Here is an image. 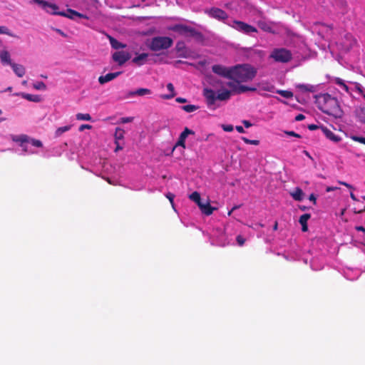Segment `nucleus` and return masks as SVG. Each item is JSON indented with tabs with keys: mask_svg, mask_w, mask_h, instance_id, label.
Returning a JSON list of instances; mask_svg holds the SVG:
<instances>
[{
	"mask_svg": "<svg viewBox=\"0 0 365 365\" xmlns=\"http://www.w3.org/2000/svg\"><path fill=\"white\" fill-rule=\"evenodd\" d=\"M314 98L317 108L324 113L332 115L336 118H341L343 110L336 98L328 93L315 95Z\"/></svg>",
	"mask_w": 365,
	"mask_h": 365,
	"instance_id": "obj_1",
	"label": "nucleus"
},
{
	"mask_svg": "<svg viewBox=\"0 0 365 365\" xmlns=\"http://www.w3.org/2000/svg\"><path fill=\"white\" fill-rule=\"evenodd\" d=\"M240 82H237L232 80L231 81L227 83V86L231 90L224 89L220 92H218L217 94H216L214 90L209 88H205L202 91V95L205 98L207 106L211 107L212 106L215 105L217 100L221 101H228L230 98L232 93H237V88L240 86Z\"/></svg>",
	"mask_w": 365,
	"mask_h": 365,
	"instance_id": "obj_2",
	"label": "nucleus"
},
{
	"mask_svg": "<svg viewBox=\"0 0 365 365\" xmlns=\"http://www.w3.org/2000/svg\"><path fill=\"white\" fill-rule=\"evenodd\" d=\"M257 71L249 64H238L232 66L231 79L237 82L251 81L256 76Z\"/></svg>",
	"mask_w": 365,
	"mask_h": 365,
	"instance_id": "obj_3",
	"label": "nucleus"
},
{
	"mask_svg": "<svg viewBox=\"0 0 365 365\" xmlns=\"http://www.w3.org/2000/svg\"><path fill=\"white\" fill-rule=\"evenodd\" d=\"M173 41L170 37L155 36L150 40L148 46L151 51L156 52L160 50L169 48L173 46Z\"/></svg>",
	"mask_w": 365,
	"mask_h": 365,
	"instance_id": "obj_4",
	"label": "nucleus"
},
{
	"mask_svg": "<svg viewBox=\"0 0 365 365\" xmlns=\"http://www.w3.org/2000/svg\"><path fill=\"white\" fill-rule=\"evenodd\" d=\"M269 57L276 62L287 63L292 58L291 51L284 48H274L271 52Z\"/></svg>",
	"mask_w": 365,
	"mask_h": 365,
	"instance_id": "obj_5",
	"label": "nucleus"
},
{
	"mask_svg": "<svg viewBox=\"0 0 365 365\" xmlns=\"http://www.w3.org/2000/svg\"><path fill=\"white\" fill-rule=\"evenodd\" d=\"M227 24L235 30L244 33L245 34H250L251 33L257 32V29L244 21L234 20L232 23H227Z\"/></svg>",
	"mask_w": 365,
	"mask_h": 365,
	"instance_id": "obj_6",
	"label": "nucleus"
},
{
	"mask_svg": "<svg viewBox=\"0 0 365 365\" xmlns=\"http://www.w3.org/2000/svg\"><path fill=\"white\" fill-rule=\"evenodd\" d=\"M33 1L48 14L53 15H65L64 12H58V6L55 4L49 3L45 0H33Z\"/></svg>",
	"mask_w": 365,
	"mask_h": 365,
	"instance_id": "obj_7",
	"label": "nucleus"
},
{
	"mask_svg": "<svg viewBox=\"0 0 365 365\" xmlns=\"http://www.w3.org/2000/svg\"><path fill=\"white\" fill-rule=\"evenodd\" d=\"M212 71L220 76L231 79L232 66L226 67L222 65L215 64L212 66Z\"/></svg>",
	"mask_w": 365,
	"mask_h": 365,
	"instance_id": "obj_8",
	"label": "nucleus"
},
{
	"mask_svg": "<svg viewBox=\"0 0 365 365\" xmlns=\"http://www.w3.org/2000/svg\"><path fill=\"white\" fill-rule=\"evenodd\" d=\"M130 57V54L125 51H115L112 54L113 61L117 63L118 66H123Z\"/></svg>",
	"mask_w": 365,
	"mask_h": 365,
	"instance_id": "obj_9",
	"label": "nucleus"
},
{
	"mask_svg": "<svg viewBox=\"0 0 365 365\" xmlns=\"http://www.w3.org/2000/svg\"><path fill=\"white\" fill-rule=\"evenodd\" d=\"M194 134H195V132L192 130H190V128H188L187 127L185 128L184 130L180 133L179 138H178L175 147L173 148V150L177 146H181L183 148H185V140H186L187 137L189 135H194Z\"/></svg>",
	"mask_w": 365,
	"mask_h": 365,
	"instance_id": "obj_10",
	"label": "nucleus"
},
{
	"mask_svg": "<svg viewBox=\"0 0 365 365\" xmlns=\"http://www.w3.org/2000/svg\"><path fill=\"white\" fill-rule=\"evenodd\" d=\"M210 15L212 18H215L218 20H225L227 19V13L219 8H212L210 11Z\"/></svg>",
	"mask_w": 365,
	"mask_h": 365,
	"instance_id": "obj_11",
	"label": "nucleus"
},
{
	"mask_svg": "<svg viewBox=\"0 0 365 365\" xmlns=\"http://www.w3.org/2000/svg\"><path fill=\"white\" fill-rule=\"evenodd\" d=\"M120 74H121V72L119 71V72H115V73H109L105 76H101L98 78V82L100 84H102V85L105 84L106 83H108V82L115 79Z\"/></svg>",
	"mask_w": 365,
	"mask_h": 365,
	"instance_id": "obj_12",
	"label": "nucleus"
},
{
	"mask_svg": "<svg viewBox=\"0 0 365 365\" xmlns=\"http://www.w3.org/2000/svg\"><path fill=\"white\" fill-rule=\"evenodd\" d=\"M64 12V14L65 15H61V16H65V17H67L70 19H74L75 17H79V18H83V19H88V17L83 14H81L75 10H73L71 9H68L66 12L63 11Z\"/></svg>",
	"mask_w": 365,
	"mask_h": 365,
	"instance_id": "obj_13",
	"label": "nucleus"
},
{
	"mask_svg": "<svg viewBox=\"0 0 365 365\" xmlns=\"http://www.w3.org/2000/svg\"><path fill=\"white\" fill-rule=\"evenodd\" d=\"M199 207L201 212L207 216L212 215L213 211L217 209L216 207H212L209 201H207L206 203L202 202V205H200Z\"/></svg>",
	"mask_w": 365,
	"mask_h": 365,
	"instance_id": "obj_14",
	"label": "nucleus"
},
{
	"mask_svg": "<svg viewBox=\"0 0 365 365\" xmlns=\"http://www.w3.org/2000/svg\"><path fill=\"white\" fill-rule=\"evenodd\" d=\"M187 36H191L197 39V41L203 40V35L200 31H197L196 29L192 27H188V30L186 34Z\"/></svg>",
	"mask_w": 365,
	"mask_h": 365,
	"instance_id": "obj_15",
	"label": "nucleus"
},
{
	"mask_svg": "<svg viewBox=\"0 0 365 365\" xmlns=\"http://www.w3.org/2000/svg\"><path fill=\"white\" fill-rule=\"evenodd\" d=\"M322 132L325 135V136L329 138V140L334 141V142H339L341 138L336 135L331 130H330L329 128L326 127H322Z\"/></svg>",
	"mask_w": 365,
	"mask_h": 365,
	"instance_id": "obj_16",
	"label": "nucleus"
},
{
	"mask_svg": "<svg viewBox=\"0 0 365 365\" xmlns=\"http://www.w3.org/2000/svg\"><path fill=\"white\" fill-rule=\"evenodd\" d=\"M148 56V53H142L138 56L134 57L132 60V62L136 64L137 66H140L145 63Z\"/></svg>",
	"mask_w": 365,
	"mask_h": 365,
	"instance_id": "obj_17",
	"label": "nucleus"
},
{
	"mask_svg": "<svg viewBox=\"0 0 365 365\" xmlns=\"http://www.w3.org/2000/svg\"><path fill=\"white\" fill-rule=\"evenodd\" d=\"M297 88L302 93H314L317 88L315 86L310 84H298L297 85Z\"/></svg>",
	"mask_w": 365,
	"mask_h": 365,
	"instance_id": "obj_18",
	"label": "nucleus"
},
{
	"mask_svg": "<svg viewBox=\"0 0 365 365\" xmlns=\"http://www.w3.org/2000/svg\"><path fill=\"white\" fill-rule=\"evenodd\" d=\"M355 115L357 118V120L365 124V108L364 107H359L355 110Z\"/></svg>",
	"mask_w": 365,
	"mask_h": 365,
	"instance_id": "obj_19",
	"label": "nucleus"
},
{
	"mask_svg": "<svg viewBox=\"0 0 365 365\" xmlns=\"http://www.w3.org/2000/svg\"><path fill=\"white\" fill-rule=\"evenodd\" d=\"M150 93H151V91L150 89L140 88L137 89L135 91L130 92L128 96H145V95H149Z\"/></svg>",
	"mask_w": 365,
	"mask_h": 365,
	"instance_id": "obj_20",
	"label": "nucleus"
},
{
	"mask_svg": "<svg viewBox=\"0 0 365 365\" xmlns=\"http://www.w3.org/2000/svg\"><path fill=\"white\" fill-rule=\"evenodd\" d=\"M290 195L297 201H302L304 195L303 190L299 187H296Z\"/></svg>",
	"mask_w": 365,
	"mask_h": 365,
	"instance_id": "obj_21",
	"label": "nucleus"
},
{
	"mask_svg": "<svg viewBox=\"0 0 365 365\" xmlns=\"http://www.w3.org/2000/svg\"><path fill=\"white\" fill-rule=\"evenodd\" d=\"M108 39L111 47L114 49L124 48L126 47L125 44L119 42L118 40L110 36H108Z\"/></svg>",
	"mask_w": 365,
	"mask_h": 365,
	"instance_id": "obj_22",
	"label": "nucleus"
},
{
	"mask_svg": "<svg viewBox=\"0 0 365 365\" xmlns=\"http://www.w3.org/2000/svg\"><path fill=\"white\" fill-rule=\"evenodd\" d=\"M30 143L33 146L41 148L43 146V144L41 140L31 138L29 136L24 135V144Z\"/></svg>",
	"mask_w": 365,
	"mask_h": 365,
	"instance_id": "obj_23",
	"label": "nucleus"
},
{
	"mask_svg": "<svg viewBox=\"0 0 365 365\" xmlns=\"http://www.w3.org/2000/svg\"><path fill=\"white\" fill-rule=\"evenodd\" d=\"M258 26L259 29H261L262 31L269 32V33H274L272 26L269 23H267L264 21H258Z\"/></svg>",
	"mask_w": 365,
	"mask_h": 365,
	"instance_id": "obj_24",
	"label": "nucleus"
},
{
	"mask_svg": "<svg viewBox=\"0 0 365 365\" xmlns=\"http://www.w3.org/2000/svg\"><path fill=\"white\" fill-rule=\"evenodd\" d=\"M1 62L3 64L12 65L10 59V54L7 51H1L0 53Z\"/></svg>",
	"mask_w": 365,
	"mask_h": 365,
	"instance_id": "obj_25",
	"label": "nucleus"
},
{
	"mask_svg": "<svg viewBox=\"0 0 365 365\" xmlns=\"http://www.w3.org/2000/svg\"><path fill=\"white\" fill-rule=\"evenodd\" d=\"M188 27L189 26H185V25L177 24V25H175L173 27H172L171 29L175 32H178L180 34L186 36L187 30H188Z\"/></svg>",
	"mask_w": 365,
	"mask_h": 365,
	"instance_id": "obj_26",
	"label": "nucleus"
},
{
	"mask_svg": "<svg viewBox=\"0 0 365 365\" xmlns=\"http://www.w3.org/2000/svg\"><path fill=\"white\" fill-rule=\"evenodd\" d=\"M167 88L170 91V94L163 95V96H162V98L163 99H171V98H174L175 96L176 93L175 92V88H174V86L173 85V83H168Z\"/></svg>",
	"mask_w": 365,
	"mask_h": 365,
	"instance_id": "obj_27",
	"label": "nucleus"
},
{
	"mask_svg": "<svg viewBox=\"0 0 365 365\" xmlns=\"http://www.w3.org/2000/svg\"><path fill=\"white\" fill-rule=\"evenodd\" d=\"M24 99L31 102L38 103L42 101V98L39 95L24 94Z\"/></svg>",
	"mask_w": 365,
	"mask_h": 365,
	"instance_id": "obj_28",
	"label": "nucleus"
},
{
	"mask_svg": "<svg viewBox=\"0 0 365 365\" xmlns=\"http://www.w3.org/2000/svg\"><path fill=\"white\" fill-rule=\"evenodd\" d=\"M190 199L192 201H194L198 207H200V205H202L201 197L200 195L198 192L195 191L190 195Z\"/></svg>",
	"mask_w": 365,
	"mask_h": 365,
	"instance_id": "obj_29",
	"label": "nucleus"
},
{
	"mask_svg": "<svg viewBox=\"0 0 365 365\" xmlns=\"http://www.w3.org/2000/svg\"><path fill=\"white\" fill-rule=\"evenodd\" d=\"M124 134H125V130L123 129H122L120 128H116L115 134H114L115 143H117V141H118L120 140H123L124 138Z\"/></svg>",
	"mask_w": 365,
	"mask_h": 365,
	"instance_id": "obj_30",
	"label": "nucleus"
},
{
	"mask_svg": "<svg viewBox=\"0 0 365 365\" xmlns=\"http://www.w3.org/2000/svg\"><path fill=\"white\" fill-rule=\"evenodd\" d=\"M237 89H238V92L237 94H241V93H245L247 91H257V88L255 87H250V86H247L240 85V86L237 88Z\"/></svg>",
	"mask_w": 365,
	"mask_h": 365,
	"instance_id": "obj_31",
	"label": "nucleus"
},
{
	"mask_svg": "<svg viewBox=\"0 0 365 365\" xmlns=\"http://www.w3.org/2000/svg\"><path fill=\"white\" fill-rule=\"evenodd\" d=\"M76 119L78 120H91V116L89 113H77L76 115Z\"/></svg>",
	"mask_w": 365,
	"mask_h": 365,
	"instance_id": "obj_32",
	"label": "nucleus"
},
{
	"mask_svg": "<svg viewBox=\"0 0 365 365\" xmlns=\"http://www.w3.org/2000/svg\"><path fill=\"white\" fill-rule=\"evenodd\" d=\"M175 49L178 53H180V54H179L180 56H182V53H183L184 50L185 49V43L183 41H178L176 43Z\"/></svg>",
	"mask_w": 365,
	"mask_h": 365,
	"instance_id": "obj_33",
	"label": "nucleus"
},
{
	"mask_svg": "<svg viewBox=\"0 0 365 365\" xmlns=\"http://www.w3.org/2000/svg\"><path fill=\"white\" fill-rule=\"evenodd\" d=\"M71 125H66L63 127L58 128L55 133L56 136L58 137L61 135L63 133L68 131L71 129Z\"/></svg>",
	"mask_w": 365,
	"mask_h": 365,
	"instance_id": "obj_34",
	"label": "nucleus"
},
{
	"mask_svg": "<svg viewBox=\"0 0 365 365\" xmlns=\"http://www.w3.org/2000/svg\"><path fill=\"white\" fill-rule=\"evenodd\" d=\"M199 108L198 106L195 105H186L182 106V109L187 113H192L197 110Z\"/></svg>",
	"mask_w": 365,
	"mask_h": 365,
	"instance_id": "obj_35",
	"label": "nucleus"
},
{
	"mask_svg": "<svg viewBox=\"0 0 365 365\" xmlns=\"http://www.w3.org/2000/svg\"><path fill=\"white\" fill-rule=\"evenodd\" d=\"M32 86L36 90L45 91L46 89V84L42 81L36 82Z\"/></svg>",
	"mask_w": 365,
	"mask_h": 365,
	"instance_id": "obj_36",
	"label": "nucleus"
},
{
	"mask_svg": "<svg viewBox=\"0 0 365 365\" xmlns=\"http://www.w3.org/2000/svg\"><path fill=\"white\" fill-rule=\"evenodd\" d=\"M276 92L277 93L281 95L282 97L286 98H291L293 96L292 92L289 91L278 90Z\"/></svg>",
	"mask_w": 365,
	"mask_h": 365,
	"instance_id": "obj_37",
	"label": "nucleus"
},
{
	"mask_svg": "<svg viewBox=\"0 0 365 365\" xmlns=\"http://www.w3.org/2000/svg\"><path fill=\"white\" fill-rule=\"evenodd\" d=\"M310 217H311V215L310 214H308V213L304 214V215L300 216L299 220V222L301 225H302V224H307V221L310 219Z\"/></svg>",
	"mask_w": 365,
	"mask_h": 365,
	"instance_id": "obj_38",
	"label": "nucleus"
},
{
	"mask_svg": "<svg viewBox=\"0 0 365 365\" xmlns=\"http://www.w3.org/2000/svg\"><path fill=\"white\" fill-rule=\"evenodd\" d=\"M11 66H12L14 71L18 76H19V77L23 76V70L21 66H19L16 64H12Z\"/></svg>",
	"mask_w": 365,
	"mask_h": 365,
	"instance_id": "obj_39",
	"label": "nucleus"
},
{
	"mask_svg": "<svg viewBox=\"0 0 365 365\" xmlns=\"http://www.w3.org/2000/svg\"><path fill=\"white\" fill-rule=\"evenodd\" d=\"M241 139L246 143L250 145H258L259 144V140H250L246 137H242Z\"/></svg>",
	"mask_w": 365,
	"mask_h": 365,
	"instance_id": "obj_40",
	"label": "nucleus"
},
{
	"mask_svg": "<svg viewBox=\"0 0 365 365\" xmlns=\"http://www.w3.org/2000/svg\"><path fill=\"white\" fill-rule=\"evenodd\" d=\"M335 83H336L337 85H339V86H341V87L344 88V91H349V87H348V86L344 83V82L343 81V80H341V78H336L335 79Z\"/></svg>",
	"mask_w": 365,
	"mask_h": 365,
	"instance_id": "obj_41",
	"label": "nucleus"
},
{
	"mask_svg": "<svg viewBox=\"0 0 365 365\" xmlns=\"http://www.w3.org/2000/svg\"><path fill=\"white\" fill-rule=\"evenodd\" d=\"M351 138L356 142H359L360 143L365 145V138L364 137L353 135L351 137Z\"/></svg>",
	"mask_w": 365,
	"mask_h": 365,
	"instance_id": "obj_42",
	"label": "nucleus"
},
{
	"mask_svg": "<svg viewBox=\"0 0 365 365\" xmlns=\"http://www.w3.org/2000/svg\"><path fill=\"white\" fill-rule=\"evenodd\" d=\"M236 240H237V244L240 246L244 245V244L245 242V239L242 235H240L237 236Z\"/></svg>",
	"mask_w": 365,
	"mask_h": 365,
	"instance_id": "obj_43",
	"label": "nucleus"
},
{
	"mask_svg": "<svg viewBox=\"0 0 365 365\" xmlns=\"http://www.w3.org/2000/svg\"><path fill=\"white\" fill-rule=\"evenodd\" d=\"M133 120V117H124L120 119V122L122 123H128L132 122Z\"/></svg>",
	"mask_w": 365,
	"mask_h": 365,
	"instance_id": "obj_44",
	"label": "nucleus"
},
{
	"mask_svg": "<svg viewBox=\"0 0 365 365\" xmlns=\"http://www.w3.org/2000/svg\"><path fill=\"white\" fill-rule=\"evenodd\" d=\"M222 128L223 130L226 132H231L233 130V126L232 125H222Z\"/></svg>",
	"mask_w": 365,
	"mask_h": 365,
	"instance_id": "obj_45",
	"label": "nucleus"
},
{
	"mask_svg": "<svg viewBox=\"0 0 365 365\" xmlns=\"http://www.w3.org/2000/svg\"><path fill=\"white\" fill-rule=\"evenodd\" d=\"M0 34L10 35L8 28L4 26H0Z\"/></svg>",
	"mask_w": 365,
	"mask_h": 365,
	"instance_id": "obj_46",
	"label": "nucleus"
},
{
	"mask_svg": "<svg viewBox=\"0 0 365 365\" xmlns=\"http://www.w3.org/2000/svg\"><path fill=\"white\" fill-rule=\"evenodd\" d=\"M91 128H92V125H91L89 124H83L79 127L78 130H79V131H83L85 129H91Z\"/></svg>",
	"mask_w": 365,
	"mask_h": 365,
	"instance_id": "obj_47",
	"label": "nucleus"
},
{
	"mask_svg": "<svg viewBox=\"0 0 365 365\" xmlns=\"http://www.w3.org/2000/svg\"><path fill=\"white\" fill-rule=\"evenodd\" d=\"M285 133L290 136H294L296 138H301V135L298 133H295L294 131H286Z\"/></svg>",
	"mask_w": 365,
	"mask_h": 365,
	"instance_id": "obj_48",
	"label": "nucleus"
},
{
	"mask_svg": "<svg viewBox=\"0 0 365 365\" xmlns=\"http://www.w3.org/2000/svg\"><path fill=\"white\" fill-rule=\"evenodd\" d=\"M166 197L167 198L170 200V202H171V204L173 203V200H174V197H175V195L171 193V192H168L167 195H166Z\"/></svg>",
	"mask_w": 365,
	"mask_h": 365,
	"instance_id": "obj_49",
	"label": "nucleus"
},
{
	"mask_svg": "<svg viewBox=\"0 0 365 365\" xmlns=\"http://www.w3.org/2000/svg\"><path fill=\"white\" fill-rule=\"evenodd\" d=\"M309 200L312 202H313V203L314 205H316L317 203V197L315 196L314 194L312 193L309 197Z\"/></svg>",
	"mask_w": 365,
	"mask_h": 365,
	"instance_id": "obj_50",
	"label": "nucleus"
},
{
	"mask_svg": "<svg viewBox=\"0 0 365 365\" xmlns=\"http://www.w3.org/2000/svg\"><path fill=\"white\" fill-rule=\"evenodd\" d=\"M305 118V116L303 114H298L295 117L296 121H301L303 120Z\"/></svg>",
	"mask_w": 365,
	"mask_h": 365,
	"instance_id": "obj_51",
	"label": "nucleus"
},
{
	"mask_svg": "<svg viewBox=\"0 0 365 365\" xmlns=\"http://www.w3.org/2000/svg\"><path fill=\"white\" fill-rule=\"evenodd\" d=\"M53 30L57 32L58 34H59L61 36H62L63 37H67V34H66L62 30L59 29H53Z\"/></svg>",
	"mask_w": 365,
	"mask_h": 365,
	"instance_id": "obj_52",
	"label": "nucleus"
},
{
	"mask_svg": "<svg viewBox=\"0 0 365 365\" xmlns=\"http://www.w3.org/2000/svg\"><path fill=\"white\" fill-rule=\"evenodd\" d=\"M176 102L178 103H185L187 102V99L186 98H182V97H178L175 99Z\"/></svg>",
	"mask_w": 365,
	"mask_h": 365,
	"instance_id": "obj_53",
	"label": "nucleus"
},
{
	"mask_svg": "<svg viewBox=\"0 0 365 365\" xmlns=\"http://www.w3.org/2000/svg\"><path fill=\"white\" fill-rule=\"evenodd\" d=\"M355 230L359 232H363L365 234V227L361 225L356 226Z\"/></svg>",
	"mask_w": 365,
	"mask_h": 365,
	"instance_id": "obj_54",
	"label": "nucleus"
},
{
	"mask_svg": "<svg viewBox=\"0 0 365 365\" xmlns=\"http://www.w3.org/2000/svg\"><path fill=\"white\" fill-rule=\"evenodd\" d=\"M242 123L245 125V127L247 128L252 126V123L249 120H244L242 121Z\"/></svg>",
	"mask_w": 365,
	"mask_h": 365,
	"instance_id": "obj_55",
	"label": "nucleus"
},
{
	"mask_svg": "<svg viewBox=\"0 0 365 365\" xmlns=\"http://www.w3.org/2000/svg\"><path fill=\"white\" fill-rule=\"evenodd\" d=\"M318 125H315V124H310L308 125V128L309 130H315L318 128Z\"/></svg>",
	"mask_w": 365,
	"mask_h": 365,
	"instance_id": "obj_56",
	"label": "nucleus"
},
{
	"mask_svg": "<svg viewBox=\"0 0 365 365\" xmlns=\"http://www.w3.org/2000/svg\"><path fill=\"white\" fill-rule=\"evenodd\" d=\"M235 128L237 131L239 132L240 133H244L245 132L244 128L241 125H237Z\"/></svg>",
	"mask_w": 365,
	"mask_h": 365,
	"instance_id": "obj_57",
	"label": "nucleus"
},
{
	"mask_svg": "<svg viewBox=\"0 0 365 365\" xmlns=\"http://www.w3.org/2000/svg\"><path fill=\"white\" fill-rule=\"evenodd\" d=\"M263 90L266 91L272 92L274 90V86H271L264 87V88H263Z\"/></svg>",
	"mask_w": 365,
	"mask_h": 365,
	"instance_id": "obj_58",
	"label": "nucleus"
},
{
	"mask_svg": "<svg viewBox=\"0 0 365 365\" xmlns=\"http://www.w3.org/2000/svg\"><path fill=\"white\" fill-rule=\"evenodd\" d=\"M14 140H16L17 142L20 143V145H23V135H19L16 139L14 138Z\"/></svg>",
	"mask_w": 365,
	"mask_h": 365,
	"instance_id": "obj_59",
	"label": "nucleus"
},
{
	"mask_svg": "<svg viewBox=\"0 0 365 365\" xmlns=\"http://www.w3.org/2000/svg\"><path fill=\"white\" fill-rule=\"evenodd\" d=\"M302 230L303 232H307L308 230V226L307 224H302Z\"/></svg>",
	"mask_w": 365,
	"mask_h": 365,
	"instance_id": "obj_60",
	"label": "nucleus"
},
{
	"mask_svg": "<svg viewBox=\"0 0 365 365\" xmlns=\"http://www.w3.org/2000/svg\"><path fill=\"white\" fill-rule=\"evenodd\" d=\"M338 1L340 4V5L341 6V7H343L344 9L346 8V3L345 1H344L343 0H339Z\"/></svg>",
	"mask_w": 365,
	"mask_h": 365,
	"instance_id": "obj_61",
	"label": "nucleus"
},
{
	"mask_svg": "<svg viewBox=\"0 0 365 365\" xmlns=\"http://www.w3.org/2000/svg\"><path fill=\"white\" fill-rule=\"evenodd\" d=\"M336 189H337L336 187H327L326 189V191L331 192V191L335 190Z\"/></svg>",
	"mask_w": 365,
	"mask_h": 365,
	"instance_id": "obj_62",
	"label": "nucleus"
},
{
	"mask_svg": "<svg viewBox=\"0 0 365 365\" xmlns=\"http://www.w3.org/2000/svg\"><path fill=\"white\" fill-rule=\"evenodd\" d=\"M115 144H116L115 151L123 149V148L119 145L118 141H117V143H115Z\"/></svg>",
	"mask_w": 365,
	"mask_h": 365,
	"instance_id": "obj_63",
	"label": "nucleus"
},
{
	"mask_svg": "<svg viewBox=\"0 0 365 365\" xmlns=\"http://www.w3.org/2000/svg\"><path fill=\"white\" fill-rule=\"evenodd\" d=\"M350 197L354 201H357L358 200V199L356 198V197L355 196V195L353 192L350 193Z\"/></svg>",
	"mask_w": 365,
	"mask_h": 365,
	"instance_id": "obj_64",
	"label": "nucleus"
}]
</instances>
